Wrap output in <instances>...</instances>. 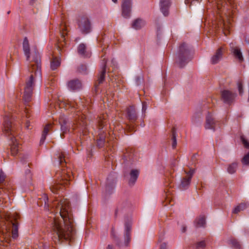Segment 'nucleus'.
I'll return each mask as SVG.
<instances>
[{
  "mask_svg": "<svg viewBox=\"0 0 249 249\" xmlns=\"http://www.w3.org/2000/svg\"><path fill=\"white\" fill-rule=\"evenodd\" d=\"M69 209L68 201L57 203L56 213H59L60 217H54L52 223V239L56 244L64 240L71 241L75 235L73 217Z\"/></svg>",
  "mask_w": 249,
  "mask_h": 249,
  "instance_id": "1",
  "label": "nucleus"
},
{
  "mask_svg": "<svg viewBox=\"0 0 249 249\" xmlns=\"http://www.w3.org/2000/svg\"><path fill=\"white\" fill-rule=\"evenodd\" d=\"M22 47L26 60L30 62L28 67L29 75L26 80L23 96L24 101L29 103L31 101L36 81L37 79H40L41 78L40 57L36 50L31 52L29 40L27 37H24L23 39Z\"/></svg>",
  "mask_w": 249,
  "mask_h": 249,
  "instance_id": "2",
  "label": "nucleus"
},
{
  "mask_svg": "<svg viewBox=\"0 0 249 249\" xmlns=\"http://www.w3.org/2000/svg\"><path fill=\"white\" fill-rule=\"evenodd\" d=\"M71 171H65L64 169L59 173L58 179L51 186V191L54 194H57L58 191L70 184L71 180Z\"/></svg>",
  "mask_w": 249,
  "mask_h": 249,
  "instance_id": "3",
  "label": "nucleus"
},
{
  "mask_svg": "<svg viewBox=\"0 0 249 249\" xmlns=\"http://www.w3.org/2000/svg\"><path fill=\"white\" fill-rule=\"evenodd\" d=\"M191 58L189 47L185 43H183L179 47L178 55L176 60L177 63L179 67L182 68L191 60Z\"/></svg>",
  "mask_w": 249,
  "mask_h": 249,
  "instance_id": "4",
  "label": "nucleus"
},
{
  "mask_svg": "<svg viewBox=\"0 0 249 249\" xmlns=\"http://www.w3.org/2000/svg\"><path fill=\"white\" fill-rule=\"evenodd\" d=\"M78 27L84 34H87L91 30V24L89 18L86 16L82 17L78 22Z\"/></svg>",
  "mask_w": 249,
  "mask_h": 249,
  "instance_id": "5",
  "label": "nucleus"
},
{
  "mask_svg": "<svg viewBox=\"0 0 249 249\" xmlns=\"http://www.w3.org/2000/svg\"><path fill=\"white\" fill-rule=\"evenodd\" d=\"M131 0H124L122 4V15L124 18L130 16Z\"/></svg>",
  "mask_w": 249,
  "mask_h": 249,
  "instance_id": "6",
  "label": "nucleus"
},
{
  "mask_svg": "<svg viewBox=\"0 0 249 249\" xmlns=\"http://www.w3.org/2000/svg\"><path fill=\"white\" fill-rule=\"evenodd\" d=\"M186 174V176L184 177L181 182L180 187L182 189H186L190 185L191 180L193 174L195 173V169H191L187 172L185 171Z\"/></svg>",
  "mask_w": 249,
  "mask_h": 249,
  "instance_id": "7",
  "label": "nucleus"
},
{
  "mask_svg": "<svg viewBox=\"0 0 249 249\" xmlns=\"http://www.w3.org/2000/svg\"><path fill=\"white\" fill-rule=\"evenodd\" d=\"M221 98L225 103L230 104L233 102L236 94L228 90H224L221 92Z\"/></svg>",
  "mask_w": 249,
  "mask_h": 249,
  "instance_id": "8",
  "label": "nucleus"
},
{
  "mask_svg": "<svg viewBox=\"0 0 249 249\" xmlns=\"http://www.w3.org/2000/svg\"><path fill=\"white\" fill-rule=\"evenodd\" d=\"M224 51L225 49L223 47L218 48L212 56L211 63L213 65L218 63L222 59Z\"/></svg>",
  "mask_w": 249,
  "mask_h": 249,
  "instance_id": "9",
  "label": "nucleus"
},
{
  "mask_svg": "<svg viewBox=\"0 0 249 249\" xmlns=\"http://www.w3.org/2000/svg\"><path fill=\"white\" fill-rule=\"evenodd\" d=\"M106 64L107 60L105 58H104L102 62V71L99 75L97 82L95 84L96 87L98 86L101 84L103 83L105 80V74L106 72Z\"/></svg>",
  "mask_w": 249,
  "mask_h": 249,
  "instance_id": "10",
  "label": "nucleus"
},
{
  "mask_svg": "<svg viewBox=\"0 0 249 249\" xmlns=\"http://www.w3.org/2000/svg\"><path fill=\"white\" fill-rule=\"evenodd\" d=\"M4 131L6 133H10L12 128V122L11 120V116L9 114L5 115L4 117V122H3Z\"/></svg>",
  "mask_w": 249,
  "mask_h": 249,
  "instance_id": "11",
  "label": "nucleus"
},
{
  "mask_svg": "<svg viewBox=\"0 0 249 249\" xmlns=\"http://www.w3.org/2000/svg\"><path fill=\"white\" fill-rule=\"evenodd\" d=\"M125 226V244L127 246L130 241V231L131 229V222L129 221H125L124 223Z\"/></svg>",
  "mask_w": 249,
  "mask_h": 249,
  "instance_id": "12",
  "label": "nucleus"
},
{
  "mask_svg": "<svg viewBox=\"0 0 249 249\" xmlns=\"http://www.w3.org/2000/svg\"><path fill=\"white\" fill-rule=\"evenodd\" d=\"M171 5L170 0H160V10L164 16H167L169 14L168 10Z\"/></svg>",
  "mask_w": 249,
  "mask_h": 249,
  "instance_id": "13",
  "label": "nucleus"
},
{
  "mask_svg": "<svg viewBox=\"0 0 249 249\" xmlns=\"http://www.w3.org/2000/svg\"><path fill=\"white\" fill-rule=\"evenodd\" d=\"M215 123V121L213 118V115L209 113L206 118L205 128L207 129H214Z\"/></svg>",
  "mask_w": 249,
  "mask_h": 249,
  "instance_id": "14",
  "label": "nucleus"
},
{
  "mask_svg": "<svg viewBox=\"0 0 249 249\" xmlns=\"http://www.w3.org/2000/svg\"><path fill=\"white\" fill-rule=\"evenodd\" d=\"M18 217L19 216L17 214L14 216V221L11 222L12 225V234L13 238H16L18 236V223L17 222V219Z\"/></svg>",
  "mask_w": 249,
  "mask_h": 249,
  "instance_id": "15",
  "label": "nucleus"
},
{
  "mask_svg": "<svg viewBox=\"0 0 249 249\" xmlns=\"http://www.w3.org/2000/svg\"><path fill=\"white\" fill-rule=\"evenodd\" d=\"M127 117L131 122H134L137 120L136 111L133 107H130L127 109Z\"/></svg>",
  "mask_w": 249,
  "mask_h": 249,
  "instance_id": "16",
  "label": "nucleus"
},
{
  "mask_svg": "<svg viewBox=\"0 0 249 249\" xmlns=\"http://www.w3.org/2000/svg\"><path fill=\"white\" fill-rule=\"evenodd\" d=\"M11 141V153L13 156L16 155L18 151V144L17 142V140L14 137L10 138Z\"/></svg>",
  "mask_w": 249,
  "mask_h": 249,
  "instance_id": "17",
  "label": "nucleus"
},
{
  "mask_svg": "<svg viewBox=\"0 0 249 249\" xmlns=\"http://www.w3.org/2000/svg\"><path fill=\"white\" fill-rule=\"evenodd\" d=\"M68 86L71 89L74 90L81 89L82 84L79 80L75 79L70 81L68 84Z\"/></svg>",
  "mask_w": 249,
  "mask_h": 249,
  "instance_id": "18",
  "label": "nucleus"
},
{
  "mask_svg": "<svg viewBox=\"0 0 249 249\" xmlns=\"http://www.w3.org/2000/svg\"><path fill=\"white\" fill-rule=\"evenodd\" d=\"M145 24V21L141 18L135 19L132 24V27L136 30H139Z\"/></svg>",
  "mask_w": 249,
  "mask_h": 249,
  "instance_id": "19",
  "label": "nucleus"
},
{
  "mask_svg": "<svg viewBox=\"0 0 249 249\" xmlns=\"http://www.w3.org/2000/svg\"><path fill=\"white\" fill-rule=\"evenodd\" d=\"M127 203L125 202H119L115 211V216H117L120 213L123 212L127 207Z\"/></svg>",
  "mask_w": 249,
  "mask_h": 249,
  "instance_id": "20",
  "label": "nucleus"
},
{
  "mask_svg": "<svg viewBox=\"0 0 249 249\" xmlns=\"http://www.w3.org/2000/svg\"><path fill=\"white\" fill-rule=\"evenodd\" d=\"M139 173V172L138 170L133 169L131 171L130 173V178L129 181L130 185H133L134 184L138 177Z\"/></svg>",
  "mask_w": 249,
  "mask_h": 249,
  "instance_id": "21",
  "label": "nucleus"
},
{
  "mask_svg": "<svg viewBox=\"0 0 249 249\" xmlns=\"http://www.w3.org/2000/svg\"><path fill=\"white\" fill-rule=\"evenodd\" d=\"M52 124H48L45 126L42 132V137L40 139V143H43L45 141L46 136L48 134L50 129L52 128Z\"/></svg>",
  "mask_w": 249,
  "mask_h": 249,
  "instance_id": "22",
  "label": "nucleus"
},
{
  "mask_svg": "<svg viewBox=\"0 0 249 249\" xmlns=\"http://www.w3.org/2000/svg\"><path fill=\"white\" fill-rule=\"evenodd\" d=\"M60 60L59 58L54 57L51 61V69L52 70H55L60 65Z\"/></svg>",
  "mask_w": 249,
  "mask_h": 249,
  "instance_id": "23",
  "label": "nucleus"
},
{
  "mask_svg": "<svg viewBox=\"0 0 249 249\" xmlns=\"http://www.w3.org/2000/svg\"><path fill=\"white\" fill-rule=\"evenodd\" d=\"M86 47L84 44H80L78 47V53L83 56H89L90 54L86 52Z\"/></svg>",
  "mask_w": 249,
  "mask_h": 249,
  "instance_id": "24",
  "label": "nucleus"
},
{
  "mask_svg": "<svg viewBox=\"0 0 249 249\" xmlns=\"http://www.w3.org/2000/svg\"><path fill=\"white\" fill-rule=\"evenodd\" d=\"M231 52L233 53L234 56L238 58L240 62L243 61V57L240 50L237 47L232 48Z\"/></svg>",
  "mask_w": 249,
  "mask_h": 249,
  "instance_id": "25",
  "label": "nucleus"
},
{
  "mask_svg": "<svg viewBox=\"0 0 249 249\" xmlns=\"http://www.w3.org/2000/svg\"><path fill=\"white\" fill-rule=\"evenodd\" d=\"M107 118V115L103 114L102 116H100L99 117V119L98 121V127L99 129H102L104 128V125L106 123V119Z\"/></svg>",
  "mask_w": 249,
  "mask_h": 249,
  "instance_id": "26",
  "label": "nucleus"
},
{
  "mask_svg": "<svg viewBox=\"0 0 249 249\" xmlns=\"http://www.w3.org/2000/svg\"><path fill=\"white\" fill-rule=\"evenodd\" d=\"M238 164L236 162H234L229 164L227 168V171L229 174H233L236 172Z\"/></svg>",
  "mask_w": 249,
  "mask_h": 249,
  "instance_id": "27",
  "label": "nucleus"
},
{
  "mask_svg": "<svg viewBox=\"0 0 249 249\" xmlns=\"http://www.w3.org/2000/svg\"><path fill=\"white\" fill-rule=\"evenodd\" d=\"M59 123L61 124V130L62 131L61 137L62 138H63L64 137V134L66 133L69 131V129L65 125V121H63L62 118L59 119Z\"/></svg>",
  "mask_w": 249,
  "mask_h": 249,
  "instance_id": "28",
  "label": "nucleus"
},
{
  "mask_svg": "<svg viewBox=\"0 0 249 249\" xmlns=\"http://www.w3.org/2000/svg\"><path fill=\"white\" fill-rule=\"evenodd\" d=\"M248 207V204L246 203H241L239 205L237 206L233 210L232 213H238L241 211H243Z\"/></svg>",
  "mask_w": 249,
  "mask_h": 249,
  "instance_id": "29",
  "label": "nucleus"
},
{
  "mask_svg": "<svg viewBox=\"0 0 249 249\" xmlns=\"http://www.w3.org/2000/svg\"><path fill=\"white\" fill-rule=\"evenodd\" d=\"M105 142V136L101 132L99 134V136L97 140V144L99 147H102L103 146Z\"/></svg>",
  "mask_w": 249,
  "mask_h": 249,
  "instance_id": "30",
  "label": "nucleus"
},
{
  "mask_svg": "<svg viewBox=\"0 0 249 249\" xmlns=\"http://www.w3.org/2000/svg\"><path fill=\"white\" fill-rule=\"evenodd\" d=\"M196 227H204L206 224L205 218L204 216H200L196 219Z\"/></svg>",
  "mask_w": 249,
  "mask_h": 249,
  "instance_id": "31",
  "label": "nucleus"
},
{
  "mask_svg": "<svg viewBox=\"0 0 249 249\" xmlns=\"http://www.w3.org/2000/svg\"><path fill=\"white\" fill-rule=\"evenodd\" d=\"M172 140L173 141L172 147L174 148L176 147L177 142L176 140V130L175 127L172 129Z\"/></svg>",
  "mask_w": 249,
  "mask_h": 249,
  "instance_id": "32",
  "label": "nucleus"
},
{
  "mask_svg": "<svg viewBox=\"0 0 249 249\" xmlns=\"http://www.w3.org/2000/svg\"><path fill=\"white\" fill-rule=\"evenodd\" d=\"M231 244L232 246L233 247H234L235 249H240L241 248V245L240 243V242L237 241L236 239H231L230 240Z\"/></svg>",
  "mask_w": 249,
  "mask_h": 249,
  "instance_id": "33",
  "label": "nucleus"
},
{
  "mask_svg": "<svg viewBox=\"0 0 249 249\" xmlns=\"http://www.w3.org/2000/svg\"><path fill=\"white\" fill-rule=\"evenodd\" d=\"M58 163L63 166V163H66L65 157L63 153L61 152L58 154Z\"/></svg>",
  "mask_w": 249,
  "mask_h": 249,
  "instance_id": "34",
  "label": "nucleus"
},
{
  "mask_svg": "<svg viewBox=\"0 0 249 249\" xmlns=\"http://www.w3.org/2000/svg\"><path fill=\"white\" fill-rule=\"evenodd\" d=\"M243 164L249 165V152L246 154L241 160Z\"/></svg>",
  "mask_w": 249,
  "mask_h": 249,
  "instance_id": "35",
  "label": "nucleus"
},
{
  "mask_svg": "<svg viewBox=\"0 0 249 249\" xmlns=\"http://www.w3.org/2000/svg\"><path fill=\"white\" fill-rule=\"evenodd\" d=\"M205 247V243L204 241H202L199 242H197L196 245V248L197 249H199L200 248H203Z\"/></svg>",
  "mask_w": 249,
  "mask_h": 249,
  "instance_id": "36",
  "label": "nucleus"
},
{
  "mask_svg": "<svg viewBox=\"0 0 249 249\" xmlns=\"http://www.w3.org/2000/svg\"><path fill=\"white\" fill-rule=\"evenodd\" d=\"M238 85V89L239 90V94L240 95H242L243 92V85H242V82L241 81H238L237 83Z\"/></svg>",
  "mask_w": 249,
  "mask_h": 249,
  "instance_id": "37",
  "label": "nucleus"
},
{
  "mask_svg": "<svg viewBox=\"0 0 249 249\" xmlns=\"http://www.w3.org/2000/svg\"><path fill=\"white\" fill-rule=\"evenodd\" d=\"M66 31H67V29H65V26H64V27L61 28V38L63 39V41H64L65 39V36L66 35H67V33H65V32Z\"/></svg>",
  "mask_w": 249,
  "mask_h": 249,
  "instance_id": "38",
  "label": "nucleus"
},
{
  "mask_svg": "<svg viewBox=\"0 0 249 249\" xmlns=\"http://www.w3.org/2000/svg\"><path fill=\"white\" fill-rule=\"evenodd\" d=\"M242 141L245 148L249 149V142L245 138H242Z\"/></svg>",
  "mask_w": 249,
  "mask_h": 249,
  "instance_id": "39",
  "label": "nucleus"
},
{
  "mask_svg": "<svg viewBox=\"0 0 249 249\" xmlns=\"http://www.w3.org/2000/svg\"><path fill=\"white\" fill-rule=\"evenodd\" d=\"M67 104L69 107L72 108H75L76 107V106H77V104L76 103H75L74 102L71 101H68Z\"/></svg>",
  "mask_w": 249,
  "mask_h": 249,
  "instance_id": "40",
  "label": "nucleus"
},
{
  "mask_svg": "<svg viewBox=\"0 0 249 249\" xmlns=\"http://www.w3.org/2000/svg\"><path fill=\"white\" fill-rule=\"evenodd\" d=\"M31 126V125H30V123L29 121H27L26 123V124H25V127L27 129H31V128L30 127Z\"/></svg>",
  "mask_w": 249,
  "mask_h": 249,
  "instance_id": "41",
  "label": "nucleus"
},
{
  "mask_svg": "<svg viewBox=\"0 0 249 249\" xmlns=\"http://www.w3.org/2000/svg\"><path fill=\"white\" fill-rule=\"evenodd\" d=\"M146 108H147L146 103L145 102H143L142 103V111H145Z\"/></svg>",
  "mask_w": 249,
  "mask_h": 249,
  "instance_id": "42",
  "label": "nucleus"
},
{
  "mask_svg": "<svg viewBox=\"0 0 249 249\" xmlns=\"http://www.w3.org/2000/svg\"><path fill=\"white\" fill-rule=\"evenodd\" d=\"M160 249H166V245L165 243H162L160 246Z\"/></svg>",
  "mask_w": 249,
  "mask_h": 249,
  "instance_id": "43",
  "label": "nucleus"
},
{
  "mask_svg": "<svg viewBox=\"0 0 249 249\" xmlns=\"http://www.w3.org/2000/svg\"><path fill=\"white\" fill-rule=\"evenodd\" d=\"M142 79L141 77H137L136 78V83L137 85H139L141 83Z\"/></svg>",
  "mask_w": 249,
  "mask_h": 249,
  "instance_id": "44",
  "label": "nucleus"
},
{
  "mask_svg": "<svg viewBox=\"0 0 249 249\" xmlns=\"http://www.w3.org/2000/svg\"><path fill=\"white\" fill-rule=\"evenodd\" d=\"M217 7L218 10H220L222 8V5L219 3V1L217 0Z\"/></svg>",
  "mask_w": 249,
  "mask_h": 249,
  "instance_id": "45",
  "label": "nucleus"
},
{
  "mask_svg": "<svg viewBox=\"0 0 249 249\" xmlns=\"http://www.w3.org/2000/svg\"><path fill=\"white\" fill-rule=\"evenodd\" d=\"M25 111H26V117H27V118H30V115L29 112L28 110H27V109L26 108V110H25Z\"/></svg>",
  "mask_w": 249,
  "mask_h": 249,
  "instance_id": "46",
  "label": "nucleus"
},
{
  "mask_svg": "<svg viewBox=\"0 0 249 249\" xmlns=\"http://www.w3.org/2000/svg\"><path fill=\"white\" fill-rule=\"evenodd\" d=\"M63 44H62L61 41L59 40L58 44V47L59 48H60L61 46H63Z\"/></svg>",
  "mask_w": 249,
  "mask_h": 249,
  "instance_id": "47",
  "label": "nucleus"
},
{
  "mask_svg": "<svg viewBox=\"0 0 249 249\" xmlns=\"http://www.w3.org/2000/svg\"><path fill=\"white\" fill-rule=\"evenodd\" d=\"M107 249H114L113 247L111 245H108Z\"/></svg>",
  "mask_w": 249,
  "mask_h": 249,
  "instance_id": "48",
  "label": "nucleus"
},
{
  "mask_svg": "<svg viewBox=\"0 0 249 249\" xmlns=\"http://www.w3.org/2000/svg\"><path fill=\"white\" fill-rule=\"evenodd\" d=\"M186 230V227H185V226H183V227H182V232H185Z\"/></svg>",
  "mask_w": 249,
  "mask_h": 249,
  "instance_id": "49",
  "label": "nucleus"
},
{
  "mask_svg": "<svg viewBox=\"0 0 249 249\" xmlns=\"http://www.w3.org/2000/svg\"><path fill=\"white\" fill-rule=\"evenodd\" d=\"M221 24L223 25V26L225 28H226V27L225 23L222 22L221 23Z\"/></svg>",
  "mask_w": 249,
  "mask_h": 249,
  "instance_id": "50",
  "label": "nucleus"
},
{
  "mask_svg": "<svg viewBox=\"0 0 249 249\" xmlns=\"http://www.w3.org/2000/svg\"><path fill=\"white\" fill-rule=\"evenodd\" d=\"M246 42L249 44V37L246 39Z\"/></svg>",
  "mask_w": 249,
  "mask_h": 249,
  "instance_id": "51",
  "label": "nucleus"
},
{
  "mask_svg": "<svg viewBox=\"0 0 249 249\" xmlns=\"http://www.w3.org/2000/svg\"><path fill=\"white\" fill-rule=\"evenodd\" d=\"M112 0L114 3H116L117 2V0Z\"/></svg>",
  "mask_w": 249,
  "mask_h": 249,
  "instance_id": "52",
  "label": "nucleus"
},
{
  "mask_svg": "<svg viewBox=\"0 0 249 249\" xmlns=\"http://www.w3.org/2000/svg\"><path fill=\"white\" fill-rule=\"evenodd\" d=\"M35 0H31V2L33 3L35 2Z\"/></svg>",
  "mask_w": 249,
  "mask_h": 249,
  "instance_id": "53",
  "label": "nucleus"
},
{
  "mask_svg": "<svg viewBox=\"0 0 249 249\" xmlns=\"http://www.w3.org/2000/svg\"><path fill=\"white\" fill-rule=\"evenodd\" d=\"M224 34H225L226 36H227V34L226 33V32H224Z\"/></svg>",
  "mask_w": 249,
  "mask_h": 249,
  "instance_id": "54",
  "label": "nucleus"
}]
</instances>
